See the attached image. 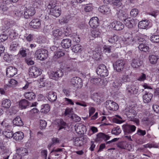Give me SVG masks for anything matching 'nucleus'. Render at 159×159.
Returning <instances> with one entry per match:
<instances>
[{
    "instance_id": "obj_42",
    "label": "nucleus",
    "mask_w": 159,
    "mask_h": 159,
    "mask_svg": "<svg viewBox=\"0 0 159 159\" xmlns=\"http://www.w3.org/2000/svg\"><path fill=\"white\" fill-rule=\"evenodd\" d=\"M71 49L72 51L75 53L80 52L82 50V47L79 44H76L73 46L71 47Z\"/></svg>"
},
{
    "instance_id": "obj_33",
    "label": "nucleus",
    "mask_w": 159,
    "mask_h": 159,
    "mask_svg": "<svg viewBox=\"0 0 159 159\" xmlns=\"http://www.w3.org/2000/svg\"><path fill=\"white\" fill-rule=\"evenodd\" d=\"M62 34V31L59 29L54 30L52 31V34L55 39H59Z\"/></svg>"
},
{
    "instance_id": "obj_56",
    "label": "nucleus",
    "mask_w": 159,
    "mask_h": 159,
    "mask_svg": "<svg viewBox=\"0 0 159 159\" xmlns=\"http://www.w3.org/2000/svg\"><path fill=\"white\" fill-rule=\"evenodd\" d=\"M138 13V10L137 9L133 8L130 11V15L132 16L135 17L137 16Z\"/></svg>"
},
{
    "instance_id": "obj_51",
    "label": "nucleus",
    "mask_w": 159,
    "mask_h": 159,
    "mask_svg": "<svg viewBox=\"0 0 159 159\" xmlns=\"http://www.w3.org/2000/svg\"><path fill=\"white\" fill-rule=\"evenodd\" d=\"M142 122L143 124L146 125H152L151 120L148 118H143L142 120Z\"/></svg>"
},
{
    "instance_id": "obj_61",
    "label": "nucleus",
    "mask_w": 159,
    "mask_h": 159,
    "mask_svg": "<svg viewBox=\"0 0 159 159\" xmlns=\"http://www.w3.org/2000/svg\"><path fill=\"white\" fill-rule=\"evenodd\" d=\"M121 79L122 83L127 82L129 81V78L128 75H124Z\"/></svg>"
},
{
    "instance_id": "obj_14",
    "label": "nucleus",
    "mask_w": 159,
    "mask_h": 159,
    "mask_svg": "<svg viewBox=\"0 0 159 159\" xmlns=\"http://www.w3.org/2000/svg\"><path fill=\"white\" fill-rule=\"evenodd\" d=\"M17 72L16 68L13 66H9L7 69L6 75L8 77H11L16 75Z\"/></svg>"
},
{
    "instance_id": "obj_23",
    "label": "nucleus",
    "mask_w": 159,
    "mask_h": 159,
    "mask_svg": "<svg viewBox=\"0 0 159 159\" xmlns=\"http://www.w3.org/2000/svg\"><path fill=\"white\" fill-rule=\"evenodd\" d=\"M30 103L26 100L23 99L19 102V107L21 109L26 108L29 106Z\"/></svg>"
},
{
    "instance_id": "obj_24",
    "label": "nucleus",
    "mask_w": 159,
    "mask_h": 159,
    "mask_svg": "<svg viewBox=\"0 0 159 159\" xmlns=\"http://www.w3.org/2000/svg\"><path fill=\"white\" fill-rule=\"evenodd\" d=\"M62 47L65 48H68L70 47L71 44V41L68 39H63L61 43Z\"/></svg>"
},
{
    "instance_id": "obj_25",
    "label": "nucleus",
    "mask_w": 159,
    "mask_h": 159,
    "mask_svg": "<svg viewBox=\"0 0 159 159\" xmlns=\"http://www.w3.org/2000/svg\"><path fill=\"white\" fill-rule=\"evenodd\" d=\"M12 123L13 125L16 126H21L24 125L21 118L18 116H17L13 120Z\"/></svg>"
},
{
    "instance_id": "obj_44",
    "label": "nucleus",
    "mask_w": 159,
    "mask_h": 159,
    "mask_svg": "<svg viewBox=\"0 0 159 159\" xmlns=\"http://www.w3.org/2000/svg\"><path fill=\"white\" fill-rule=\"evenodd\" d=\"M3 134L5 136L6 138L9 139L13 137V132L10 130H7L3 132Z\"/></svg>"
},
{
    "instance_id": "obj_3",
    "label": "nucleus",
    "mask_w": 159,
    "mask_h": 159,
    "mask_svg": "<svg viewBox=\"0 0 159 159\" xmlns=\"http://www.w3.org/2000/svg\"><path fill=\"white\" fill-rule=\"evenodd\" d=\"M96 71L98 75L101 76L106 77L109 74L106 66L103 64L99 65L96 69Z\"/></svg>"
},
{
    "instance_id": "obj_48",
    "label": "nucleus",
    "mask_w": 159,
    "mask_h": 159,
    "mask_svg": "<svg viewBox=\"0 0 159 159\" xmlns=\"http://www.w3.org/2000/svg\"><path fill=\"white\" fill-rule=\"evenodd\" d=\"M55 1L53 0H52L49 2L48 5L47 7L48 9L52 10V8L57 7Z\"/></svg>"
},
{
    "instance_id": "obj_58",
    "label": "nucleus",
    "mask_w": 159,
    "mask_h": 159,
    "mask_svg": "<svg viewBox=\"0 0 159 159\" xmlns=\"http://www.w3.org/2000/svg\"><path fill=\"white\" fill-rule=\"evenodd\" d=\"M70 118L73 121L75 122L79 121L81 119L79 116L74 114H72L71 116H70Z\"/></svg>"
},
{
    "instance_id": "obj_34",
    "label": "nucleus",
    "mask_w": 159,
    "mask_h": 159,
    "mask_svg": "<svg viewBox=\"0 0 159 159\" xmlns=\"http://www.w3.org/2000/svg\"><path fill=\"white\" fill-rule=\"evenodd\" d=\"M149 22L148 20H143L140 21L138 25L139 28L141 29H146L148 28Z\"/></svg>"
},
{
    "instance_id": "obj_15",
    "label": "nucleus",
    "mask_w": 159,
    "mask_h": 159,
    "mask_svg": "<svg viewBox=\"0 0 159 159\" xmlns=\"http://www.w3.org/2000/svg\"><path fill=\"white\" fill-rule=\"evenodd\" d=\"M124 112L128 118L131 119H134L136 115L135 111L132 109L126 108Z\"/></svg>"
},
{
    "instance_id": "obj_59",
    "label": "nucleus",
    "mask_w": 159,
    "mask_h": 159,
    "mask_svg": "<svg viewBox=\"0 0 159 159\" xmlns=\"http://www.w3.org/2000/svg\"><path fill=\"white\" fill-rule=\"evenodd\" d=\"M71 38L74 42L78 43L80 41V38L79 36L76 34H73L71 36Z\"/></svg>"
},
{
    "instance_id": "obj_35",
    "label": "nucleus",
    "mask_w": 159,
    "mask_h": 159,
    "mask_svg": "<svg viewBox=\"0 0 159 159\" xmlns=\"http://www.w3.org/2000/svg\"><path fill=\"white\" fill-rule=\"evenodd\" d=\"M116 15L117 17L119 18L120 20H123L125 18L128 17L127 15L124 12H123L121 10L117 11Z\"/></svg>"
},
{
    "instance_id": "obj_27",
    "label": "nucleus",
    "mask_w": 159,
    "mask_h": 159,
    "mask_svg": "<svg viewBox=\"0 0 159 159\" xmlns=\"http://www.w3.org/2000/svg\"><path fill=\"white\" fill-rule=\"evenodd\" d=\"M23 13L22 10L16 9L13 11V16L15 19H19L24 15Z\"/></svg>"
},
{
    "instance_id": "obj_13",
    "label": "nucleus",
    "mask_w": 159,
    "mask_h": 159,
    "mask_svg": "<svg viewBox=\"0 0 159 159\" xmlns=\"http://www.w3.org/2000/svg\"><path fill=\"white\" fill-rule=\"evenodd\" d=\"M127 36L125 39L124 41V43L127 45H133L135 43V36L134 37L133 34H128Z\"/></svg>"
},
{
    "instance_id": "obj_4",
    "label": "nucleus",
    "mask_w": 159,
    "mask_h": 159,
    "mask_svg": "<svg viewBox=\"0 0 159 159\" xmlns=\"http://www.w3.org/2000/svg\"><path fill=\"white\" fill-rule=\"evenodd\" d=\"M125 25L129 29L134 28L136 25L138 21L137 20L128 17L123 20Z\"/></svg>"
},
{
    "instance_id": "obj_39",
    "label": "nucleus",
    "mask_w": 159,
    "mask_h": 159,
    "mask_svg": "<svg viewBox=\"0 0 159 159\" xmlns=\"http://www.w3.org/2000/svg\"><path fill=\"white\" fill-rule=\"evenodd\" d=\"M2 106L6 108H8L11 106V101L8 99H3L2 101Z\"/></svg>"
},
{
    "instance_id": "obj_55",
    "label": "nucleus",
    "mask_w": 159,
    "mask_h": 159,
    "mask_svg": "<svg viewBox=\"0 0 159 159\" xmlns=\"http://www.w3.org/2000/svg\"><path fill=\"white\" fill-rule=\"evenodd\" d=\"M72 108L70 109L68 108L66 109L64 113V116H67L68 117L70 118V116H71V114H73L72 113Z\"/></svg>"
},
{
    "instance_id": "obj_40",
    "label": "nucleus",
    "mask_w": 159,
    "mask_h": 159,
    "mask_svg": "<svg viewBox=\"0 0 159 159\" xmlns=\"http://www.w3.org/2000/svg\"><path fill=\"white\" fill-rule=\"evenodd\" d=\"M159 59V57L157 56L152 55L149 56V60L151 63L155 64H156Z\"/></svg>"
},
{
    "instance_id": "obj_62",
    "label": "nucleus",
    "mask_w": 159,
    "mask_h": 159,
    "mask_svg": "<svg viewBox=\"0 0 159 159\" xmlns=\"http://www.w3.org/2000/svg\"><path fill=\"white\" fill-rule=\"evenodd\" d=\"M100 32L96 30H93L92 32V36L94 38L100 36Z\"/></svg>"
},
{
    "instance_id": "obj_5",
    "label": "nucleus",
    "mask_w": 159,
    "mask_h": 159,
    "mask_svg": "<svg viewBox=\"0 0 159 159\" xmlns=\"http://www.w3.org/2000/svg\"><path fill=\"white\" fill-rule=\"evenodd\" d=\"M41 74V70L35 66H33L29 69V74L32 77L36 78Z\"/></svg>"
},
{
    "instance_id": "obj_11",
    "label": "nucleus",
    "mask_w": 159,
    "mask_h": 159,
    "mask_svg": "<svg viewBox=\"0 0 159 159\" xmlns=\"http://www.w3.org/2000/svg\"><path fill=\"white\" fill-rule=\"evenodd\" d=\"M35 12L34 8L30 7L25 10L23 16L25 18L28 19L34 15Z\"/></svg>"
},
{
    "instance_id": "obj_47",
    "label": "nucleus",
    "mask_w": 159,
    "mask_h": 159,
    "mask_svg": "<svg viewBox=\"0 0 159 159\" xmlns=\"http://www.w3.org/2000/svg\"><path fill=\"white\" fill-rule=\"evenodd\" d=\"M121 130L119 126L113 128L111 131L112 134L117 135L121 133Z\"/></svg>"
},
{
    "instance_id": "obj_10",
    "label": "nucleus",
    "mask_w": 159,
    "mask_h": 159,
    "mask_svg": "<svg viewBox=\"0 0 159 159\" xmlns=\"http://www.w3.org/2000/svg\"><path fill=\"white\" fill-rule=\"evenodd\" d=\"M70 82L71 85L74 87L78 88L82 86L83 84L82 80L79 77H76L72 78Z\"/></svg>"
},
{
    "instance_id": "obj_6",
    "label": "nucleus",
    "mask_w": 159,
    "mask_h": 159,
    "mask_svg": "<svg viewBox=\"0 0 159 159\" xmlns=\"http://www.w3.org/2000/svg\"><path fill=\"white\" fill-rule=\"evenodd\" d=\"M105 105L107 109L111 111H115L117 110L119 108L118 104L111 100L107 101L105 103Z\"/></svg>"
},
{
    "instance_id": "obj_64",
    "label": "nucleus",
    "mask_w": 159,
    "mask_h": 159,
    "mask_svg": "<svg viewBox=\"0 0 159 159\" xmlns=\"http://www.w3.org/2000/svg\"><path fill=\"white\" fill-rule=\"evenodd\" d=\"M19 54L23 57H25L27 55L25 49L24 48H21L20 49Z\"/></svg>"
},
{
    "instance_id": "obj_45",
    "label": "nucleus",
    "mask_w": 159,
    "mask_h": 159,
    "mask_svg": "<svg viewBox=\"0 0 159 159\" xmlns=\"http://www.w3.org/2000/svg\"><path fill=\"white\" fill-rule=\"evenodd\" d=\"M122 82L120 78L116 79L114 81L112 85L115 88H118L122 85Z\"/></svg>"
},
{
    "instance_id": "obj_57",
    "label": "nucleus",
    "mask_w": 159,
    "mask_h": 159,
    "mask_svg": "<svg viewBox=\"0 0 159 159\" xmlns=\"http://www.w3.org/2000/svg\"><path fill=\"white\" fill-rule=\"evenodd\" d=\"M43 107L41 108V110L44 111V113H47L50 111V106L48 104H45L43 106Z\"/></svg>"
},
{
    "instance_id": "obj_1",
    "label": "nucleus",
    "mask_w": 159,
    "mask_h": 159,
    "mask_svg": "<svg viewBox=\"0 0 159 159\" xmlns=\"http://www.w3.org/2000/svg\"><path fill=\"white\" fill-rule=\"evenodd\" d=\"M48 51L45 49L41 48L37 50L35 52V56L38 59L43 61L47 58Z\"/></svg>"
},
{
    "instance_id": "obj_8",
    "label": "nucleus",
    "mask_w": 159,
    "mask_h": 159,
    "mask_svg": "<svg viewBox=\"0 0 159 159\" xmlns=\"http://www.w3.org/2000/svg\"><path fill=\"white\" fill-rule=\"evenodd\" d=\"M137 87L132 84L126 85L125 92L129 96L136 94L138 93Z\"/></svg>"
},
{
    "instance_id": "obj_46",
    "label": "nucleus",
    "mask_w": 159,
    "mask_h": 159,
    "mask_svg": "<svg viewBox=\"0 0 159 159\" xmlns=\"http://www.w3.org/2000/svg\"><path fill=\"white\" fill-rule=\"evenodd\" d=\"M150 39L153 43H159V35H153L151 36Z\"/></svg>"
},
{
    "instance_id": "obj_19",
    "label": "nucleus",
    "mask_w": 159,
    "mask_h": 159,
    "mask_svg": "<svg viewBox=\"0 0 159 159\" xmlns=\"http://www.w3.org/2000/svg\"><path fill=\"white\" fill-rule=\"evenodd\" d=\"M47 95V97L49 101L53 102L56 101L57 99V94L56 92L51 91L48 92Z\"/></svg>"
},
{
    "instance_id": "obj_54",
    "label": "nucleus",
    "mask_w": 159,
    "mask_h": 159,
    "mask_svg": "<svg viewBox=\"0 0 159 159\" xmlns=\"http://www.w3.org/2000/svg\"><path fill=\"white\" fill-rule=\"evenodd\" d=\"M64 55V53L62 51H58L54 53L53 57L55 59H57Z\"/></svg>"
},
{
    "instance_id": "obj_50",
    "label": "nucleus",
    "mask_w": 159,
    "mask_h": 159,
    "mask_svg": "<svg viewBox=\"0 0 159 159\" xmlns=\"http://www.w3.org/2000/svg\"><path fill=\"white\" fill-rule=\"evenodd\" d=\"M135 40H136L135 43H138L139 44L140 43H146V41L144 38L140 37L138 36H135Z\"/></svg>"
},
{
    "instance_id": "obj_49",
    "label": "nucleus",
    "mask_w": 159,
    "mask_h": 159,
    "mask_svg": "<svg viewBox=\"0 0 159 159\" xmlns=\"http://www.w3.org/2000/svg\"><path fill=\"white\" fill-rule=\"evenodd\" d=\"M121 2V1L120 0H112L111 3L113 6H116L118 7L121 6L122 4Z\"/></svg>"
},
{
    "instance_id": "obj_31",
    "label": "nucleus",
    "mask_w": 159,
    "mask_h": 159,
    "mask_svg": "<svg viewBox=\"0 0 159 159\" xmlns=\"http://www.w3.org/2000/svg\"><path fill=\"white\" fill-rule=\"evenodd\" d=\"M117 146L120 148L126 149L129 151L130 150L129 148V147L130 146V145L128 144L125 142L123 141L117 143Z\"/></svg>"
},
{
    "instance_id": "obj_60",
    "label": "nucleus",
    "mask_w": 159,
    "mask_h": 159,
    "mask_svg": "<svg viewBox=\"0 0 159 159\" xmlns=\"http://www.w3.org/2000/svg\"><path fill=\"white\" fill-rule=\"evenodd\" d=\"M52 26L50 25L44 26L43 31L44 33H49L52 30Z\"/></svg>"
},
{
    "instance_id": "obj_21",
    "label": "nucleus",
    "mask_w": 159,
    "mask_h": 159,
    "mask_svg": "<svg viewBox=\"0 0 159 159\" xmlns=\"http://www.w3.org/2000/svg\"><path fill=\"white\" fill-rule=\"evenodd\" d=\"M56 121L58 127V130L65 129L67 126V124L62 119H58Z\"/></svg>"
},
{
    "instance_id": "obj_63",
    "label": "nucleus",
    "mask_w": 159,
    "mask_h": 159,
    "mask_svg": "<svg viewBox=\"0 0 159 159\" xmlns=\"http://www.w3.org/2000/svg\"><path fill=\"white\" fill-rule=\"evenodd\" d=\"M101 80V79L100 78L98 77H95L92 78L91 80V82L92 83L94 84H99Z\"/></svg>"
},
{
    "instance_id": "obj_41",
    "label": "nucleus",
    "mask_w": 159,
    "mask_h": 159,
    "mask_svg": "<svg viewBox=\"0 0 159 159\" xmlns=\"http://www.w3.org/2000/svg\"><path fill=\"white\" fill-rule=\"evenodd\" d=\"M62 151V149L61 148H54L51 152L52 155L58 156L60 155Z\"/></svg>"
},
{
    "instance_id": "obj_7",
    "label": "nucleus",
    "mask_w": 159,
    "mask_h": 159,
    "mask_svg": "<svg viewBox=\"0 0 159 159\" xmlns=\"http://www.w3.org/2000/svg\"><path fill=\"white\" fill-rule=\"evenodd\" d=\"M63 75V72L62 70L59 69L55 71H51L49 77L53 80H57L59 78Z\"/></svg>"
},
{
    "instance_id": "obj_17",
    "label": "nucleus",
    "mask_w": 159,
    "mask_h": 159,
    "mask_svg": "<svg viewBox=\"0 0 159 159\" xmlns=\"http://www.w3.org/2000/svg\"><path fill=\"white\" fill-rule=\"evenodd\" d=\"M111 25L112 27L116 30H122L124 27V25L120 22L116 20L113 22Z\"/></svg>"
},
{
    "instance_id": "obj_2",
    "label": "nucleus",
    "mask_w": 159,
    "mask_h": 159,
    "mask_svg": "<svg viewBox=\"0 0 159 159\" xmlns=\"http://www.w3.org/2000/svg\"><path fill=\"white\" fill-rule=\"evenodd\" d=\"M89 139L87 136L84 135L80 137L76 138L74 140V145L77 147H81L87 143Z\"/></svg>"
},
{
    "instance_id": "obj_26",
    "label": "nucleus",
    "mask_w": 159,
    "mask_h": 159,
    "mask_svg": "<svg viewBox=\"0 0 159 159\" xmlns=\"http://www.w3.org/2000/svg\"><path fill=\"white\" fill-rule=\"evenodd\" d=\"M75 129L76 132L79 134H82L84 133V131H86V127L82 125H79L78 126L75 125Z\"/></svg>"
},
{
    "instance_id": "obj_53",
    "label": "nucleus",
    "mask_w": 159,
    "mask_h": 159,
    "mask_svg": "<svg viewBox=\"0 0 159 159\" xmlns=\"http://www.w3.org/2000/svg\"><path fill=\"white\" fill-rule=\"evenodd\" d=\"M118 40V38L117 36L114 35L113 36L109 38L108 41L111 43H115Z\"/></svg>"
},
{
    "instance_id": "obj_28",
    "label": "nucleus",
    "mask_w": 159,
    "mask_h": 159,
    "mask_svg": "<svg viewBox=\"0 0 159 159\" xmlns=\"http://www.w3.org/2000/svg\"><path fill=\"white\" fill-rule=\"evenodd\" d=\"M152 97V94L148 92H145L143 96V102L145 103H148L150 102Z\"/></svg>"
},
{
    "instance_id": "obj_22",
    "label": "nucleus",
    "mask_w": 159,
    "mask_h": 159,
    "mask_svg": "<svg viewBox=\"0 0 159 159\" xmlns=\"http://www.w3.org/2000/svg\"><path fill=\"white\" fill-rule=\"evenodd\" d=\"M25 97L30 101L33 100L36 97L35 93L32 91H29L25 93L24 94Z\"/></svg>"
},
{
    "instance_id": "obj_52",
    "label": "nucleus",
    "mask_w": 159,
    "mask_h": 159,
    "mask_svg": "<svg viewBox=\"0 0 159 159\" xmlns=\"http://www.w3.org/2000/svg\"><path fill=\"white\" fill-rule=\"evenodd\" d=\"M63 100L64 104L65 105H73L74 104L72 100L69 98H66Z\"/></svg>"
},
{
    "instance_id": "obj_38",
    "label": "nucleus",
    "mask_w": 159,
    "mask_h": 159,
    "mask_svg": "<svg viewBox=\"0 0 159 159\" xmlns=\"http://www.w3.org/2000/svg\"><path fill=\"white\" fill-rule=\"evenodd\" d=\"M17 150L18 155L20 156V159H21L22 157L28 154V150L26 148H21L17 149Z\"/></svg>"
},
{
    "instance_id": "obj_43",
    "label": "nucleus",
    "mask_w": 159,
    "mask_h": 159,
    "mask_svg": "<svg viewBox=\"0 0 159 159\" xmlns=\"http://www.w3.org/2000/svg\"><path fill=\"white\" fill-rule=\"evenodd\" d=\"M18 47H19V44L18 42L13 41L10 46V50L11 51H15L17 50Z\"/></svg>"
},
{
    "instance_id": "obj_30",
    "label": "nucleus",
    "mask_w": 159,
    "mask_h": 159,
    "mask_svg": "<svg viewBox=\"0 0 159 159\" xmlns=\"http://www.w3.org/2000/svg\"><path fill=\"white\" fill-rule=\"evenodd\" d=\"M143 63V62L139 59H133L131 63L132 66L134 68H137L141 66Z\"/></svg>"
},
{
    "instance_id": "obj_16",
    "label": "nucleus",
    "mask_w": 159,
    "mask_h": 159,
    "mask_svg": "<svg viewBox=\"0 0 159 159\" xmlns=\"http://www.w3.org/2000/svg\"><path fill=\"white\" fill-rule=\"evenodd\" d=\"M30 25L31 27L34 29H39L41 27V21L38 19H33L30 22Z\"/></svg>"
},
{
    "instance_id": "obj_36",
    "label": "nucleus",
    "mask_w": 159,
    "mask_h": 159,
    "mask_svg": "<svg viewBox=\"0 0 159 159\" xmlns=\"http://www.w3.org/2000/svg\"><path fill=\"white\" fill-rule=\"evenodd\" d=\"M139 49L141 51L144 52L148 51L149 49L148 44L146 41L144 43H140L138 47Z\"/></svg>"
},
{
    "instance_id": "obj_12",
    "label": "nucleus",
    "mask_w": 159,
    "mask_h": 159,
    "mask_svg": "<svg viewBox=\"0 0 159 159\" xmlns=\"http://www.w3.org/2000/svg\"><path fill=\"white\" fill-rule=\"evenodd\" d=\"M125 64V62L123 60H118L115 62L114 67L117 72H120L123 70Z\"/></svg>"
},
{
    "instance_id": "obj_20",
    "label": "nucleus",
    "mask_w": 159,
    "mask_h": 159,
    "mask_svg": "<svg viewBox=\"0 0 159 159\" xmlns=\"http://www.w3.org/2000/svg\"><path fill=\"white\" fill-rule=\"evenodd\" d=\"M50 13L51 15L57 17L60 15L61 13V10L60 8L57 7L52 8V10H50Z\"/></svg>"
},
{
    "instance_id": "obj_37",
    "label": "nucleus",
    "mask_w": 159,
    "mask_h": 159,
    "mask_svg": "<svg viewBox=\"0 0 159 159\" xmlns=\"http://www.w3.org/2000/svg\"><path fill=\"white\" fill-rule=\"evenodd\" d=\"M24 137V134L21 132H16L13 135L14 139L16 141H20L22 140Z\"/></svg>"
},
{
    "instance_id": "obj_32",
    "label": "nucleus",
    "mask_w": 159,
    "mask_h": 159,
    "mask_svg": "<svg viewBox=\"0 0 159 159\" xmlns=\"http://www.w3.org/2000/svg\"><path fill=\"white\" fill-rule=\"evenodd\" d=\"M110 136L102 133H100L97 135V139L98 141H101L102 139L105 140H108Z\"/></svg>"
},
{
    "instance_id": "obj_29",
    "label": "nucleus",
    "mask_w": 159,
    "mask_h": 159,
    "mask_svg": "<svg viewBox=\"0 0 159 159\" xmlns=\"http://www.w3.org/2000/svg\"><path fill=\"white\" fill-rule=\"evenodd\" d=\"M99 11L103 14H108L110 12V9L109 7L107 5H103L98 8Z\"/></svg>"
},
{
    "instance_id": "obj_9",
    "label": "nucleus",
    "mask_w": 159,
    "mask_h": 159,
    "mask_svg": "<svg viewBox=\"0 0 159 159\" xmlns=\"http://www.w3.org/2000/svg\"><path fill=\"white\" fill-rule=\"evenodd\" d=\"M122 126L125 135L131 134L134 132L136 129L135 126L133 125H124Z\"/></svg>"
},
{
    "instance_id": "obj_18",
    "label": "nucleus",
    "mask_w": 159,
    "mask_h": 159,
    "mask_svg": "<svg viewBox=\"0 0 159 159\" xmlns=\"http://www.w3.org/2000/svg\"><path fill=\"white\" fill-rule=\"evenodd\" d=\"M89 24L91 27L94 28H96L99 25L98 18L96 17H92L90 19Z\"/></svg>"
}]
</instances>
